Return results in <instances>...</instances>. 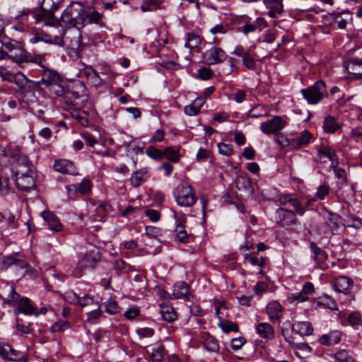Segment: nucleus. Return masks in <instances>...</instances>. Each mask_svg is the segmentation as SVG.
Here are the masks:
<instances>
[{
  "label": "nucleus",
  "instance_id": "cd10ccee",
  "mask_svg": "<svg viewBox=\"0 0 362 362\" xmlns=\"http://www.w3.org/2000/svg\"><path fill=\"white\" fill-rule=\"evenodd\" d=\"M349 74L362 77V62L357 59H351L346 66Z\"/></svg>",
  "mask_w": 362,
  "mask_h": 362
},
{
  "label": "nucleus",
  "instance_id": "37998d69",
  "mask_svg": "<svg viewBox=\"0 0 362 362\" xmlns=\"http://www.w3.org/2000/svg\"><path fill=\"white\" fill-rule=\"evenodd\" d=\"M64 0H43L42 6L54 13L62 4Z\"/></svg>",
  "mask_w": 362,
  "mask_h": 362
},
{
  "label": "nucleus",
  "instance_id": "72a5a7b5",
  "mask_svg": "<svg viewBox=\"0 0 362 362\" xmlns=\"http://www.w3.org/2000/svg\"><path fill=\"white\" fill-rule=\"evenodd\" d=\"M235 65L236 59L229 58L227 62L220 68L219 74L222 76H228L233 71Z\"/></svg>",
  "mask_w": 362,
  "mask_h": 362
},
{
  "label": "nucleus",
  "instance_id": "5701e85b",
  "mask_svg": "<svg viewBox=\"0 0 362 362\" xmlns=\"http://www.w3.org/2000/svg\"><path fill=\"white\" fill-rule=\"evenodd\" d=\"M34 167L31 164L27 156H20L18 158L16 170L15 174H18V171L22 170L25 173H33Z\"/></svg>",
  "mask_w": 362,
  "mask_h": 362
},
{
  "label": "nucleus",
  "instance_id": "bf43d9fd",
  "mask_svg": "<svg viewBox=\"0 0 362 362\" xmlns=\"http://www.w3.org/2000/svg\"><path fill=\"white\" fill-rule=\"evenodd\" d=\"M145 214L152 221H158L160 219V213L153 209H147L145 211Z\"/></svg>",
  "mask_w": 362,
  "mask_h": 362
},
{
  "label": "nucleus",
  "instance_id": "a19ab883",
  "mask_svg": "<svg viewBox=\"0 0 362 362\" xmlns=\"http://www.w3.org/2000/svg\"><path fill=\"white\" fill-rule=\"evenodd\" d=\"M147 173L146 169H142L134 173L130 178V182L133 186L138 187L142 181V177Z\"/></svg>",
  "mask_w": 362,
  "mask_h": 362
},
{
  "label": "nucleus",
  "instance_id": "9b49d317",
  "mask_svg": "<svg viewBox=\"0 0 362 362\" xmlns=\"http://www.w3.org/2000/svg\"><path fill=\"white\" fill-rule=\"evenodd\" d=\"M353 285V281L351 279L340 276L337 277L334 281V288L338 293L346 294L348 293Z\"/></svg>",
  "mask_w": 362,
  "mask_h": 362
},
{
  "label": "nucleus",
  "instance_id": "0e129e2a",
  "mask_svg": "<svg viewBox=\"0 0 362 362\" xmlns=\"http://www.w3.org/2000/svg\"><path fill=\"white\" fill-rule=\"evenodd\" d=\"M81 135L86 144L91 147H93L98 143L94 136L88 133H83Z\"/></svg>",
  "mask_w": 362,
  "mask_h": 362
},
{
  "label": "nucleus",
  "instance_id": "49530a36",
  "mask_svg": "<svg viewBox=\"0 0 362 362\" xmlns=\"http://www.w3.org/2000/svg\"><path fill=\"white\" fill-rule=\"evenodd\" d=\"M146 153L149 157L156 160L162 158L164 156L165 153H163V151L157 149L156 147L153 146H149L146 149Z\"/></svg>",
  "mask_w": 362,
  "mask_h": 362
},
{
  "label": "nucleus",
  "instance_id": "f03ea898",
  "mask_svg": "<svg viewBox=\"0 0 362 362\" xmlns=\"http://www.w3.org/2000/svg\"><path fill=\"white\" fill-rule=\"evenodd\" d=\"M101 259L100 252L97 247L89 252L81 253L78 262V268L83 271L86 269H93Z\"/></svg>",
  "mask_w": 362,
  "mask_h": 362
},
{
  "label": "nucleus",
  "instance_id": "3c124183",
  "mask_svg": "<svg viewBox=\"0 0 362 362\" xmlns=\"http://www.w3.org/2000/svg\"><path fill=\"white\" fill-rule=\"evenodd\" d=\"M318 154L327 157L330 160L332 161L333 157L335 156L336 153L334 150L327 147L325 148H320L318 150Z\"/></svg>",
  "mask_w": 362,
  "mask_h": 362
},
{
  "label": "nucleus",
  "instance_id": "f3484780",
  "mask_svg": "<svg viewBox=\"0 0 362 362\" xmlns=\"http://www.w3.org/2000/svg\"><path fill=\"white\" fill-rule=\"evenodd\" d=\"M14 82L20 88L37 89L38 88V83L30 81L26 76L21 74H16L14 77Z\"/></svg>",
  "mask_w": 362,
  "mask_h": 362
},
{
  "label": "nucleus",
  "instance_id": "13d9d810",
  "mask_svg": "<svg viewBox=\"0 0 362 362\" xmlns=\"http://www.w3.org/2000/svg\"><path fill=\"white\" fill-rule=\"evenodd\" d=\"M325 88L326 86L324 81L322 80H319L316 81L313 86H310L305 89H302L301 90H322Z\"/></svg>",
  "mask_w": 362,
  "mask_h": 362
},
{
  "label": "nucleus",
  "instance_id": "4d7b16f0",
  "mask_svg": "<svg viewBox=\"0 0 362 362\" xmlns=\"http://www.w3.org/2000/svg\"><path fill=\"white\" fill-rule=\"evenodd\" d=\"M245 342H246V340L243 337L234 338L231 341V347L234 350H238V349H240L244 345V344Z\"/></svg>",
  "mask_w": 362,
  "mask_h": 362
},
{
  "label": "nucleus",
  "instance_id": "8fccbe9b",
  "mask_svg": "<svg viewBox=\"0 0 362 362\" xmlns=\"http://www.w3.org/2000/svg\"><path fill=\"white\" fill-rule=\"evenodd\" d=\"M218 152L224 156H230L233 153V149L229 144L224 143H219L218 144Z\"/></svg>",
  "mask_w": 362,
  "mask_h": 362
},
{
  "label": "nucleus",
  "instance_id": "09e8293b",
  "mask_svg": "<svg viewBox=\"0 0 362 362\" xmlns=\"http://www.w3.org/2000/svg\"><path fill=\"white\" fill-rule=\"evenodd\" d=\"M105 311L112 315L118 313V305L115 300L110 299L105 303Z\"/></svg>",
  "mask_w": 362,
  "mask_h": 362
},
{
  "label": "nucleus",
  "instance_id": "6ab92c4d",
  "mask_svg": "<svg viewBox=\"0 0 362 362\" xmlns=\"http://www.w3.org/2000/svg\"><path fill=\"white\" fill-rule=\"evenodd\" d=\"M235 185L238 190L245 194H252L253 193L254 190L250 177H244L243 176L237 177L235 179Z\"/></svg>",
  "mask_w": 362,
  "mask_h": 362
},
{
  "label": "nucleus",
  "instance_id": "a878e982",
  "mask_svg": "<svg viewBox=\"0 0 362 362\" xmlns=\"http://www.w3.org/2000/svg\"><path fill=\"white\" fill-rule=\"evenodd\" d=\"M189 293V286L185 282L177 283L174 286L170 298H182Z\"/></svg>",
  "mask_w": 362,
  "mask_h": 362
},
{
  "label": "nucleus",
  "instance_id": "052dcab7",
  "mask_svg": "<svg viewBox=\"0 0 362 362\" xmlns=\"http://www.w3.org/2000/svg\"><path fill=\"white\" fill-rule=\"evenodd\" d=\"M199 111V108L197 107L193 103L185 107V112L189 116L197 115Z\"/></svg>",
  "mask_w": 362,
  "mask_h": 362
},
{
  "label": "nucleus",
  "instance_id": "6e6d98bb",
  "mask_svg": "<svg viewBox=\"0 0 362 362\" xmlns=\"http://www.w3.org/2000/svg\"><path fill=\"white\" fill-rule=\"evenodd\" d=\"M90 190V182L88 180L84 179L82 180L79 187L78 192L82 194H87Z\"/></svg>",
  "mask_w": 362,
  "mask_h": 362
},
{
  "label": "nucleus",
  "instance_id": "dca6fc26",
  "mask_svg": "<svg viewBox=\"0 0 362 362\" xmlns=\"http://www.w3.org/2000/svg\"><path fill=\"white\" fill-rule=\"evenodd\" d=\"M42 216L47 223L49 228L54 231H60L62 229V225L58 218L51 211H45L42 213Z\"/></svg>",
  "mask_w": 362,
  "mask_h": 362
},
{
  "label": "nucleus",
  "instance_id": "393cba45",
  "mask_svg": "<svg viewBox=\"0 0 362 362\" xmlns=\"http://www.w3.org/2000/svg\"><path fill=\"white\" fill-rule=\"evenodd\" d=\"M293 329L296 330L302 336H309L312 334L313 328L308 322H298L293 325Z\"/></svg>",
  "mask_w": 362,
  "mask_h": 362
},
{
  "label": "nucleus",
  "instance_id": "ddd939ff",
  "mask_svg": "<svg viewBox=\"0 0 362 362\" xmlns=\"http://www.w3.org/2000/svg\"><path fill=\"white\" fill-rule=\"evenodd\" d=\"M264 4L269 9L268 15L271 18H276L284 13L282 0H264Z\"/></svg>",
  "mask_w": 362,
  "mask_h": 362
},
{
  "label": "nucleus",
  "instance_id": "680f3d73",
  "mask_svg": "<svg viewBox=\"0 0 362 362\" xmlns=\"http://www.w3.org/2000/svg\"><path fill=\"white\" fill-rule=\"evenodd\" d=\"M349 322L352 325H357L361 323V316L358 313H353L349 316Z\"/></svg>",
  "mask_w": 362,
  "mask_h": 362
},
{
  "label": "nucleus",
  "instance_id": "603ef678",
  "mask_svg": "<svg viewBox=\"0 0 362 362\" xmlns=\"http://www.w3.org/2000/svg\"><path fill=\"white\" fill-rule=\"evenodd\" d=\"M259 109H263L261 105L256 106L253 110H251L249 116L252 117H259L263 116H267V112L265 110H263V111H259Z\"/></svg>",
  "mask_w": 362,
  "mask_h": 362
},
{
  "label": "nucleus",
  "instance_id": "473e14b6",
  "mask_svg": "<svg viewBox=\"0 0 362 362\" xmlns=\"http://www.w3.org/2000/svg\"><path fill=\"white\" fill-rule=\"evenodd\" d=\"M4 290L9 291V293L6 298V303L9 304H13L18 301L19 295L16 292L13 286L10 285L8 283H6Z\"/></svg>",
  "mask_w": 362,
  "mask_h": 362
},
{
  "label": "nucleus",
  "instance_id": "b1692460",
  "mask_svg": "<svg viewBox=\"0 0 362 362\" xmlns=\"http://www.w3.org/2000/svg\"><path fill=\"white\" fill-rule=\"evenodd\" d=\"M258 334L265 339H273L274 337V331L273 327L268 323L262 322L257 325L256 327Z\"/></svg>",
  "mask_w": 362,
  "mask_h": 362
},
{
  "label": "nucleus",
  "instance_id": "4be33fe9",
  "mask_svg": "<svg viewBox=\"0 0 362 362\" xmlns=\"http://www.w3.org/2000/svg\"><path fill=\"white\" fill-rule=\"evenodd\" d=\"M311 137L312 134L309 132L304 131L300 136L292 139L291 141L288 140V144L293 148H299L302 146L308 144Z\"/></svg>",
  "mask_w": 362,
  "mask_h": 362
},
{
  "label": "nucleus",
  "instance_id": "7c9ffc66",
  "mask_svg": "<svg viewBox=\"0 0 362 362\" xmlns=\"http://www.w3.org/2000/svg\"><path fill=\"white\" fill-rule=\"evenodd\" d=\"M281 310V305L276 301L269 303L267 307V313L270 319H279Z\"/></svg>",
  "mask_w": 362,
  "mask_h": 362
},
{
  "label": "nucleus",
  "instance_id": "864d4df0",
  "mask_svg": "<svg viewBox=\"0 0 362 362\" xmlns=\"http://www.w3.org/2000/svg\"><path fill=\"white\" fill-rule=\"evenodd\" d=\"M288 204L292 206L299 215L302 216L304 214L305 210L301 207L300 203L297 199L291 198Z\"/></svg>",
  "mask_w": 362,
  "mask_h": 362
},
{
  "label": "nucleus",
  "instance_id": "0eeeda50",
  "mask_svg": "<svg viewBox=\"0 0 362 362\" xmlns=\"http://www.w3.org/2000/svg\"><path fill=\"white\" fill-rule=\"evenodd\" d=\"M286 124V122L281 117L275 116L269 121L262 123L260 129L265 134H276L281 130Z\"/></svg>",
  "mask_w": 362,
  "mask_h": 362
},
{
  "label": "nucleus",
  "instance_id": "e2e57ef3",
  "mask_svg": "<svg viewBox=\"0 0 362 362\" xmlns=\"http://www.w3.org/2000/svg\"><path fill=\"white\" fill-rule=\"evenodd\" d=\"M329 187L327 185H320L316 193V197L320 199H323L324 197L329 193Z\"/></svg>",
  "mask_w": 362,
  "mask_h": 362
},
{
  "label": "nucleus",
  "instance_id": "69168bd1",
  "mask_svg": "<svg viewBox=\"0 0 362 362\" xmlns=\"http://www.w3.org/2000/svg\"><path fill=\"white\" fill-rule=\"evenodd\" d=\"M211 74H212V71L209 68L204 67V68L200 69L199 71V77L204 80L209 79L211 76Z\"/></svg>",
  "mask_w": 362,
  "mask_h": 362
},
{
  "label": "nucleus",
  "instance_id": "f257e3e1",
  "mask_svg": "<svg viewBox=\"0 0 362 362\" xmlns=\"http://www.w3.org/2000/svg\"><path fill=\"white\" fill-rule=\"evenodd\" d=\"M86 8V6L80 1L71 2L63 11L61 19L71 27H83Z\"/></svg>",
  "mask_w": 362,
  "mask_h": 362
},
{
  "label": "nucleus",
  "instance_id": "58836bf2",
  "mask_svg": "<svg viewBox=\"0 0 362 362\" xmlns=\"http://www.w3.org/2000/svg\"><path fill=\"white\" fill-rule=\"evenodd\" d=\"M164 156L171 162L177 163L180 160L179 151H175L173 147H167L163 151Z\"/></svg>",
  "mask_w": 362,
  "mask_h": 362
},
{
  "label": "nucleus",
  "instance_id": "423d86ee",
  "mask_svg": "<svg viewBox=\"0 0 362 362\" xmlns=\"http://www.w3.org/2000/svg\"><path fill=\"white\" fill-rule=\"evenodd\" d=\"M16 175V184L20 190L28 192L35 186V172L25 173L23 170H21Z\"/></svg>",
  "mask_w": 362,
  "mask_h": 362
},
{
  "label": "nucleus",
  "instance_id": "20e7f679",
  "mask_svg": "<svg viewBox=\"0 0 362 362\" xmlns=\"http://www.w3.org/2000/svg\"><path fill=\"white\" fill-rule=\"evenodd\" d=\"M176 201L180 206L187 207L192 206L195 203L197 197L190 185L185 183L180 187Z\"/></svg>",
  "mask_w": 362,
  "mask_h": 362
},
{
  "label": "nucleus",
  "instance_id": "774afa93",
  "mask_svg": "<svg viewBox=\"0 0 362 362\" xmlns=\"http://www.w3.org/2000/svg\"><path fill=\"white\" fill-rule=\"evenodd\" d=\"M227 30H228V28L226 26H225L222 24H219V25H217L214 26V28H212L211 29V33L214 35H216L218 33L224 34L227 32Z\"/></svg>",
  "mask_w": 362,
  "mask_h": 362
},
{
  "label": "nucleus",
  "instance_id": "2f4dec72",
  "mask_svg": "<svg viewBox=\"0 0 362 362\" xmlns=\"http://www.w3.org/2000/svg\"><path fill=\"white\" fill-rule=\"evenodd\" d=\"M339 128V125L336 122L335 118L332 116L325 117L323 129L327 133H334Z\"/></svg>",
  "mask_w": 362,
  "mask_h": 362
},
{
  "label": "nucleus",
  "instance_id": "2eb2a0df",
  "mask_svg": "<svg viewBox=\"0 0 362 362\" xmlns=\"http://www.w3.org/2000/svg\"><path fill=\"white\" fill-rule=\"evenodd\" d=\"M85 13V25L93 23L100 25H103V15L92 7L86 6Z\"/></svg>",
  "mask_w": 362,
  "mask_h": 362
},
{
  "label": "nucleus",
  "instance_id": "bb28decb",
  "mask_svg": "<svg viewBox=\"0 0 362 362\" xmlns=\"http://www.w3.org/2000/svg\"><path fill=\"white\" fill-rule=\"evenodd\" d=\"M160 308V313L165 321L172 322L176 320L177 314L171 305L161 304Z\"/></svg>",
  "mask_w": 362,
  "mask_h": 362
},
{
  "label": "nucleus",
  "instance_id": "9d476101",
  "mask_svg": "<svg viewBox=\"0 0 362 362\" xmlns=\"http://www.w3.org/2000/svg\"><path fill=\"white\" fill-rule=\"evenodd\" d=\"M276 214L279 217L278 223L281 226L293 225L297 222L295 213L291 210L279 208L276 211Z\"/></svg>",
  "mask_w": 362,
  "mask_h": 362
},
{
  "label": "nucleus",
  "instance_id": "5fc2aeb1",
  "mask_svg": "<svg viewBox=\"0 0 362 362\" xmlns=\"http://www.w3.org/2000/svg\"><path fill=\"white\" fill-rule=\"evenodd\" d=\"M243 62L249 69H253L255 65L253 58L249 54H245L243 55Z\"/></svg>",
  "mask_w": 362,
  "mask_h": 362
},
{
  "label": "nucleus",
  "instance_id": "39448f33",
  "mask_svg": "<svg viewBox=\"0 0 362 362\" xmlns=\"http://www.w3.org/2000/svg\"><path fill=\"white\" fill-rule=\"evenodd\" d=\"M203 58L209 65L223 63L227 59V54L223 49L214 46L204 53Z\"/></svg>",
  "mask_w": 362,
  "mask_h": 362
},
{
  "label": "nucleus",
  "instance_id": "a211bd4d",
  "mask_svg": "<svg viewBox=\"0 0 362 362\" xmlns=\"http://www.w3.org/2000/svg\"><path fill=\"white\" fill-rule=\"evenodd\" d=\"M341 336L339 331L334 330L327 334H323L318 341L322 345L329 346L338 344L341 340Z\"/></svg>",
  "mask_w": 362,
  "mask_h": 362
},
{
  "label": "nucleus",
  "instance_id": "f8f14e48",
  "mask_svg": "<svg viewBox=\"0 0 362 362\" xmlns=\"http://www.w3.org/2000/svg\"><path fill=\"white\" fill-rule=\"evenodd\" d=\"M7 56L19 65L24 62H28L29 61V55L26 51L22 48L21 44H18V46L13 48V50H11V52L8 53Z\"/></svg>",
  "mask_w": 362,
  "mask_h": 362
},
{
  "label": "nucleus",
  "instance_id": "e433bc0d",
  "mask_svg": "<svg viewBox=\"0 0 362 362\" xmlns=\"http://www.w3.org/2000/svg\"><path fill=\"white\" fill-rule=\"evenodd\" d=\"M218 326L226 333L230 332H237L239 330L238 325L229 320L221 321Z\"/></svg>",
  "mask_w": 362,
  "mask_h": 362
},
{
  "label": "nucleus",
  "instance_id": "de8ad7c7",
  "mask_svg": "<svg viewBox=\"0 0 362 362\" xmlns=\"http://www.w3.org/2000/svg\"><path fill=\"white\" fill-rule=\"evenodd\" d=\"M70 327V323L67 320H59L55 322L52 327V332H62Z\"/></svg>",
  "mask_w": 362,
  "mask_h": 362
},
{
  "label": "nucleus",
  "instance_id": "1a4fd4ad",
  "mask_svg": "<svg viewBox=\"0 0 362 362\" xmlns=\"http://www.w3.org/2000/svg\"><path fill=\"white\" fill-rule=\"evenodd\" d=\"M78 75L81 78H86L87 82L94 88H98L102 83L98 73L91 66H85L79 71Z\"/></svg>",
  "mask_w": 362,
  "mask_h": 362
},
{
  "label": "nucleus",
  "instance_id": "f704fd0d",
  "mask_svg": "<svg viewBox=\"0 0 362 362\" xmlns=\"http://www.w3.org/2000/svg\"><path fill=\"white\" fill-rule=\"evenodd\" d=\"M181 5L183 8L189 9L196 13H200V3L199 0H182Z\"/></svg>",
  "mask_w": 362,
  "mask_h": 362
},
{
  "label": "nucleus",
  "instance_id": "412c9836",
  "mask_svg": "<svg viewBox=\"0 0 362 362\" xmlns=\"http://www.w3.org/2000/svg\"><path fill=\"white\" fill-rule=\"evenodd\" d=\"M13 265L21 269H25L28 266V264L25 260L17 259L13 256H8L4 257L2 260L1 269H7L9 267Z\"/></svg>",
  "mask_w": 362,
  "mask_h": 362
},
{
  "label": "nucleus",
  "instance_id": "c85d7f7f",
  "mask_svg": "<svg viewBox=\"0 0 362 362\" xmlns=\"http://www.w3.org/2000/svg\"><path fill=\"white\" fill-rule=\"evenodd\" d=\"M310 246L312 252L314 254V260L317 262V264H320L326 260L327 258V255L324 250L317 246L314 242H311Z\"/></svg>",
  "mask_w": 362,
  "mask_h": 362
},
{
  "label": "nucleus",
  "instance_id": "c756f323",
  "mask_svg": "<svg viewBox=\"0 0 362 362\" xmlns=\"http://www.w3.org/2000/svg\"><path fill=\"white\" fill-rule=\"evenodd\" d=\"M18 309L23 313L27 315L34 314L37 316L38 313H35V308L31 305L30 300L28 298H23L20 300Z\"/></svg>",
  "mask_w": 362,
  "mask_h": 362
},
{
  "label": "nucleus",
  "instance_id": "4c0bfd02",
  "mask_svg": "<svg viewBox=\"0 0 362 362\" xmlns=\"http://www.w3.org/2000/svg\"><path fill=\"white\" fill-rule=\"evenodd\" d=\"M204 346L207 350L213 352L218 351L219 349L216 339L210 335L206 337Z\"/></svg>",
  "mask_w": 362,
  "mask_h": 362
},
{
  "label": "nucleus",
  "instance_id": "c9c22d12",
  "mask_svg": "<svg viewBox=\"0 0 362 362\" xmlns=\"http://www.w3.org/2000/svg\"><path fill=\"white\" fill-rule=\"evenodd\" d=\"M303 97L310 104H316L320 102L323 95L321 92H302Z\"/></svg>",
  "mask_w": 362,
  "mask_h": 362
},
{
  "label": "nucleus",
  "instance_id": "338daca9",
  "mask_svg": "<svg viewBox=\"0 0 362 362\" xmlns=\"http://www.w3.org/2000/svg\"><path fill=\"white\" fill-rule=\"evenodd\" d=\"M153 333V329L148 327L141 328L137 330V334L143 337H151Z\"/></svg>",
  "mask_w": 362,
  "mask_h": 362
},
{
  "label": "nucleus",
  "instance_id": "c03bdc74",
  "mask_svg": "<svg viewBox=\"0 0 362 362\" xmlns=\"http://www.w3.org/2000/svg\"><path fill=\"white\" fill-rule=\"evenodd\" d=\"M334 358L338 362H355L354 358L344 349L338 351L334 354Z\"/></svg>",
  "mask_w": 362,
  "mask_h": 362
},
{
  "label": "nucleus",
  "instance_id": "aec40b11",
  "mask_svg": "<svg viewBox=\"0 0 362 362\" xmlns=\"http://www.w3.org/2000/svg\"><path fill=\"white\" fill-rule=\"evenodd\" d=\"M54 168L56 171L63 174H72L74 171V163L68 160H56Z\"/></svg>",
  "mask_w": 362,
  "mask_h": 362
},
{
  "label": "nucleus",
  "instance_id": "79ce46f5",
  "mask_svg": "<svg viewBox=\"0 0 362 362\" xmlns=\"http://www.w3.org/2000/svg\"><path fill=\"white\" fill-rule=\"evenodd\" d=\"M176 233V236L177 240L182 243H187L188 242V235L185 229V226L182 223H179L177 225L176 228L175 230Z\"/></svg>",
  "mask_w": 362,
  "mask_h": 362
},
{
  "label": "nucleus",
  "instance_id": "6e6552de",
  "mask_svg": "<svg viewBox=\"0 0 362 362\" xmlns=\"http://www.w3.org/2000/svg\"><path fill=\"white\" fill-rule=\"evenodd\" d=\"M33 15L35 20V23L42 24V26H52L57 23L54 12L48 10L44 6H42V8L39 12L33 13Z\"/></svg>",
  "mask_w": 362,
  "mask_h": 362
},
{
  "label": "nucleus",
  "instance_id": "4468645a",
  "mask_svg": "<svg viewBox=\"0 0 362 362\" xmlns=\"http://www.w3.org/2000/svg\"><path fill=\"white\" fill-rule=\"evenodd\" d=\"M0 355L9 361H25V358L23 354L18 356V353L16 350L13 349L8 344H5L3 346H0Z\"/></svg>",
  "mask_w": 362,
  "mask_h": 362
},
{
  "label": "nucleus",
  "instance_id": "ea45409f",
  "mask_svg": "<svg viewBox=\"0 0 362 362\" xmlns=\"http://www.w3.org/2000/svg\"><path fill=\"white\" fill-rule=\"evenodd\" d=\"M201 43V38L200 37L194 33H188L187 42H186V47L192 49L197 47Z\"/></svg>",
  "mask_w": 362,
  "mask_h": 362
},
{
  "label": "nucleus",
  "instance_id": "a18cd8bd",
  "mask_svg": "<svg viewBox=\"0 0 362 362\" xmlns=\"http://www.w3.org/2000/svg\"><path fill=\"white\" fill-rule=\"evenodd\" d=\"M35 99V92H21V97L18 98L20 104L23 103L29 104L34 103Z\"/></svg>",
  "mask_w": 362,
  "mask_h": 362
},
{
  "label": "nucleus",
  "instance_id": "7ed1b4c3",
  "mask_svg": "<svg viewBox=\"0 0 362 362\" xmlns=\"http://www.w3.org/2000/svg\"><path fill=\"white\" fill-rule=\"evenodd\" d=\"M42 69V78L38 83V88H40V85H44L45 88H49L53 85H59L62 88L61 82L62 81L59 74L52 69L47 67L45 65H41Z\"/></svg>",
  "mask_w": 362,
  "mask_h": 362
}]
</instances>
